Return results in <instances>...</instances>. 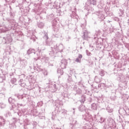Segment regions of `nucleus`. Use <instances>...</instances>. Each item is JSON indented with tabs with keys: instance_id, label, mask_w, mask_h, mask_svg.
<instances>
[{
	"instance_id": "nucleus-25",
	"label": "nucleus",
	"mask_w": 129,
	"mask_h": 129,
	"mask_svg": "<svg viewBox=\"0 0 129 129\" xmlns=\"http://www.w3.org/2000/svg\"><path fill=\"white\" fill-rule=\"evenodd\" d=\"M11 83H12V84H15V83H16V82H17V79L13 78L12 79H11Z\"/></svg>"
},
{
	"instance_id": "nucleus-51",
	"label": "nucleus",
	"mask_w": 129,
	"mask_h": 129,
	"mask_svg": "<svg viewBox=\"0 0 129 129\" xmlns=\"http://www.w3.org/2000/svg\"><path fill=\"white\" fill-rule=\"evenodd\" d=\"M73 110H75V108H73Z\"/></svg>"
},
{
	"instance_id": "nucleus-6",
	"label": "nucleus",
	"mask_w": 129,
	"mask_h": 129,
	"mask_svg": "<svg viewBox=\"0 0 129 129\" xmlns=\"http://www.w3.org/2000/svg\"><path fill=\"white\" fill-rule=\"evenodd\" d=\"M82 38L84 40H88V39L90 38L89 33L87 31L84 32Z\"/></svg>"
},
{
	"instance_id": "nucleus-56",
	"label": "nucleus",
	"mask_w": 129,
	"mask_h": 129,
	"mask_svg": "<svg viewBox=\"0 0 129 129\" xmlns=\"http://www.w3.org/2000/svg\"><path fill=\"white\" fill-rule=\"evenodd\" d=\"M122 77H123V76H122Z\"/></svg>"
},
{
	"instance_id": "nucleus-20",
	"label": "nucleus",
	"mask_w": 129,
	"mask_h": 129,
	"mask_svg": "<svg viewBox=\"0 0 129 129\" xmlns=\"http://www.w3.org/2000/svg\"><path fill=\"white\" fill-rule=\"evenodd\" d=\"M71 17L73 18L74 19H77V15L75 12H73L72 15H71Z\"/></svg>"
},
{
	"instance_id": "nucleus-26",
	"label": "nucleus",
	"mask_w": 129,
	"mask_h": 129,
	"mask_svg": "<svg viewBox=\"0 0 129 129\" xmlns=\"http://www.w3.org/2000/svg\"><path fill=\"white\" fill-rule=\"evenodd\" d=\"M80 101L81 103H84V101H85V97H84V96H82L81 100Z\"/></svg>"
},
{
	"instance_id": "nucleus-53",
	"label": "nucleus",
	"mask_w": 129,
	"mask_h": 129,
	"mask_svg": "<svg viewBox=\"0 0 129 129\" xmlns=\"http://www.w3.org/2000/svg\"><path fill=\"white\" fill-rule=\"evenodd\" d=\"M128 23H129V20H128Z\"/></svg>"
},
{
	"instance_id": "nucleus-5",
	"label": "nucleus",
	"mask_w": 129,
	"mask_h": 129,
	"mask_svg": "<svg viewBox=\"0 0 129 129\" xmlns=\"http://www.w3.org/2000/svg\"><path fill=\"white\" fill-rule=\"evenodd\" d=\"M67 66V60L66 59H62L61 61L60 67L61 69H65Z\"/></svg>"
},
{
	"instance_id": "nucleus-28",
	"label": "nucleus",
	"mask_w": 129,
	"mask_h": 129,
	"mask_svg": "<svg viewBox=\"0 0 129 129\" xmlns=\"http://www.w3.org/2000/svg\"><path fill=\"white\" fill-rule=\"evenodd\" d=\"M105 119L103 117H100V119L99 120V122H104Z\"/></svg>"
},
{
	"instance_id": "nucleus-54",
	"label": "nucleus",
	"mask_w": 129,
	"mask_h": 129,
	"mask_svg": "<svg viewBox=\"0 0 129 129\" xmlns=\"http://www.w3.org/2000/svg\"><path fill=\"white\" fill-rule=\"evenodd\" d=\"M68 2H69V0H68Z\"/></svg>"
},
{
	"instance_id": "nucleus-14",
	"label": "nucleus",
	"mask_w": 129,
	"mask_h": 129,
	"mask_svg": "<svg viewBox=\"0 0 129 129\" xmlns=\"http://www.w3.org/2000/svg\"><path fill=\"white\" fill-rule=\"evenodd\" d=\"M7 107V104L4 103H0V108L1 109H4V108H6Z\"/></svg>"
},
{
	"instance_id": "nucleus-7",
	"label": "nucleus",
	"mask_w": 129,
	"mask_h": 129,
	"mask_svg": "<svg viewBox=\"0 0 129 129\" xmlns=\"http://www.w3.org/2000/svg\"><path fill=\"white\" fill-rule=\"evenodd\" d=\"M17 98L18 99H23L26 101V99H28V98H26V95L23 94V95H17Z\"/></svg>"
},
{
	"instance_id": "nucleus-11",
	"label": "nucleus",
	"mask_w": 129,
	"mask_h": 129,
	"mask_svg": "<svg viewBox=\"0 0 129 129\" xmlns=\"http://www.w3.org/2000/svg\"><path fill=\"white\" fill-rule=\"evenodd\" d=\"M99 19H100L101 21H103L104 20V15L103 14H101V12L100 13H99L98 15Z\"/></svg>"
},
{
	"instance_id": "nucleus-29",
	"label": "nucleus",
	"mask_w": 129,
	"mask_h": 129,
	"mask_svg": "<svg viewBox=\"0 0 129 129\" xmlns=\"http://www.w3.org/2000/svg\"><path fill=\"white\" fill-rule=\"evenodd\" d=\"M75 62H77V63H81V59L78 57L75 59Z\"/></svg>"
},
{
	"instance_id": "nucleus-48",
	"label": "nucleus",
	"mask_w": 129,
	"mask_h": 129,
	"mask_svg": "<svg viewBox=\"0 0 129 129\" xmlns=\"http://www.w3.org/2000/svg\"><path fill=\"white\" fill-rule=\"evenodd\" d=\"M21 76H25V75L22 74Z\"/></svg>"
},
{
	"instance_id": "nucleus-40",
	"label": "nucleus",
	"mask_w": 129,
	"mask_h": 129,
	"mask_svg": "<svg viewBox=\"0 0 129 129\" xmlns=\"http://www.w3.org/2000/svg\"><path fill=\"white\" fill-rule=\"evenodd\" d=\"M12 29V27H9V28H7L6 31H9Z\"/></svg>"
},
{
	"instance_id": "nucleus-22",
	"label": "nucleus",
	"mask_w": 129,
	"mask_h": 129,
	"mask_svg": "<svg viewBox=\"0 0 129 129\" xmlns=\"http://www.w3.org/2000/svg\"><path fill=\"white\" fill-rule=\"evenodd\" d=\"M95 81L96 83H99L100 82V79L98 78L97 76L95 77Z\"/></svg>"
},
{
	"instance_id": "nucleus-17",
	"label": "nucleus",
	"mask_w": 129,
	"mask_h": 129,
	"mask_svg": "<svg viewBox=\"0 0 129 129\" xmlns=\"http://www.w3.org/2000/svg\"><path fill=\"white\" fill-rule=\"evenodd\" d=\"M89 3L90 5H93V6H95V5H96V0H90Z\"/></svg>"
},
{
	"instance_id": "nucleus-1",
	"label": "nucleus",
	"mask_w": 129,
	"mask_h": 129,
	"mask_svg": "<svg viewBox=\"0 0 129 129\" xmlns=\"http://www.w3.org/2000/svg\"><path fill=\"white\" fill-rule=\"evenodd\" d=\"M83 118L86 120V121H89V122L92 120V116L89 114V111L86 112V114L83 115Z\"/></svg>"
},
{
	"instance_id": "nucleus-45",
	"label": "nucleus",
	"mask_w": 129,
	"mask_h": 129,
	"mask_svg": "<svg viewBox=\"0 0 129 129\" xmlns=\"http://www.w3.org/2000/svg\"><path fill=\"white\" fill-rule=\"evenodd\" d=\"M24 61H21V64H23V63H24Z\"/></svg>"
},
{
	"instance_id": "nucleus-19",
	"label": "nucleus",
	"mask_w": 129,
	"mask_h": 129,
	"mask_svg": "<svg viewBox=\"0 0 129 129\" xmlns=\"http://www.w3.org/2000/svg\"><path fill=\"white\" fill-rule=\"evenodd\" d=\"M37 26H38V28L42 29V28H43V27H44V23H43L42 22H40L37 24Z\"/></svg>"
},
{
	"instance_id": "nucleus-9",
	"label": "nucleus",
	"mask_w": 129,
	"mask_h": 129,
	"mask_svg": "<svg viewBox=\"0 0 129 129\" xmlns=\"http://www.w3.org/2000/svg\"><path fill=\"white\" fill-rule=\"evenodd\" d=\"M27 54H28V55H30V54H36L35 49L32 48L29 49L27 51Z\"/></svg>"
},
{
	"instance_id": "nucleus-43",
	"label": "nucleus",
	"mask_w": 129,
	"mask_h": 129,
	"mask_svg": "<svg viewBox=\"0 0 129 129\" xmlns=\"http://www.w3.org/2000/svg\"><path fill=\"white\" fill-rule=\"evenodd\" d=\"M13 120H15V121H17V118H13Z\"/></svg>"
},
{
	"instance_id": "nucleus-39",
	"label": "nucleus",
	"mask_w": 129,
	"mask_h": 129,
	"mask_svg": "<svg viewBox=\"0 0 129 129\" xmlns=\"http://www.w3.org/2000/svg\"><path fill=\"white\" fill-rule=\"evenodd\" d=\"M43 74L44 76H47V75H48V72H47V71H45L44 72H43Z\"/></svg>"
},
{
	"instance_id": "nucleus-58",
	"label": "nucleus",
	"mask_w": 129,
	"mask_h": 129,
	"mask_svg": "<svg viewBox=\"0 0 129 129\" xmlns=\"http://www.w3.org/2000/svg\"><path fill=\"white\" fill-rule=\"evenodd\" d=\"M128 36H129V33H128Z\"/></svg>"
},
{
	"instance_id": "nucleus-18",
	"label": "nucleus",
	"mask_w": 129,
	"mask_h": 129,
	"mask_svg": "<svg viewBox=\"0 0 129 129\" xmlns=\"http://www.w3.org/2000/svg\"><path fill=\"white\" fill-rule=\"evenodd\" d=\"M63 70L61 69H58L57 70V74H59V75H63Z\"/></svg>"
},
{
	"instance_id": "nucleus-34",
	"label": "nucleus",
	"mask_w": 129,
	"mask_h": 129,
	"mask_svg": "<svg viewBox=\"0 0 129 129\" xmlns=\"http://www.w3.org/2000/svg\"><path fill=\"white\" fill-rule=\"evenodd\" d=\"M86 52L87 56H90V55H91V53H90V52H89L87 50H86Z\"/></svg>"
},
{
	"instance_id": "nucleus-4",
	"label": "nucleus",
	"mask_w": 129,
	"mask_h": 129,
	"mask_svg": "<svg viewBox=\"0 0 129 129\" xmlns=\"http://www.w3.org/2000/svg\"><path fill=\"white\" fill-rule=\"evenodd\" d=\"M4 39L5 40L6 44H10V43H12L13 41V39H12V37L10 34H8L7 37H4Z\"/></svg>"
},
{
	"instance_id": "nucleus-27",
	"label": "nucleus",
	"mask_w": 129,
	"mask_h": 129,
	"mask_svg": "<svg viewBox=\"0 0 129 129\" xmlns=\"http://www.w3.org/2000/svg\"><path fill=\"white\" fill-rule=\"evenodd\" d=\"M105 74V72H104V71H101V72H100L99 75L101 76H104Z\"/></svg>"
},
{
	"instance_id": "nucleus-44",
	"label": "nucleus",
	"mask_w": 129,
	"mask_h": 129,
	"mask_svg": "<svg viewBox=\"0 0 129 129\" xmlns=\"http://www.w3.org/2000/svg\"><path fill=\"white\" fill-rule=\"evenodd\" d=\"M8 114L9 115V116L11 115V113H8Z\"/></svg>"
},
{
	"instance_id": "nucleus-42",
	"label": "nucleus",
	"mask_w": 129,
	"mask_h": 129,
	"mask_svg": "<svg viewBox=\"0 0 129 129\" xmlns=\"http://www.w3.org/2000/svg\"><path fill=\"white\" fill-rule=\"evenodd\" d=\"M67 113V111L64 110L63 111H62V113Z\"/></svg>"
},
{
	"instance_id": "nucleus-21",
	"label": "nucleus",
	"mask_w": 129,
	"mask_h": 129,
	"mask_svg": "<svg viewBox=\"0 0 129 129\" xmlns=\"http://www.w3.org/2000/svg\"><path fill=\"white\" fill-rule=\"evenodd\" d=\"M43 39L45 40V42L48 40V39H49V37H48V34L45 33L44 34V36H43Z\"/></svg>"
},
{
	"instance_id": "nucleus-52",
	"label": "nucleus",
	"mask_w": 129,
	"mask_h": 129,
	"mask_svg": "<svg viewBox=\"0 0 129 129\" xmlns=\"http://www.w3.org/2000/svg\"><path fill=\"white\" fill-rule=\"evenodd\" d=\"M56 129H59V128H56Z\"/></svg>"
},
{
	"instance_id": "nucleus-32",
	"label": "nucleus",
	"mask_w": 129,
	"mask_h": 129,
	"mask_svg": "<svg viewBox=\"0 0 129 129\" xmlns=\"http://www.w3.org/2000/svg\"><path fill=\"white\" fill-rule=\"evenodd\" d=\"M5 80V78H4V75L2 77H0V82H3Z\"/></svg>"
},
{
	"instance_id": "nucleus-8",
	"label": "nucleus",
	"mask_w": 129,
	"mask_h": 129,
	"mask_svg": "<svg viewBox=\"0 0 129 129\" xmlns=\"http://www.w3.org/2000/svg\"><path fill=\"white\" fill-rule=\"evenodd\" d=\"M19 84L22 87H25L26 86V83H25V81H23V79H20L19 81Z\"/></svg>"
},
{
	"instance_id": "nucleus-15",
	"label": "nucleus",
	"mask_w": 129,
	"mask_h": 129,
	"mask_svg": "<svg viewBox=\"0 0 129 129\" xmlns=\"http://www.w3.org/2000/svg\"><path fill=\"white\" fill-rule=\"evenodd\" d=\"M54 53L55 51H54V49H53L52 47H51L50 49L49 50V55H50V56H53Z\"/></svg>"
},
{
	"instance_id": "nucleus-23",
	"label": "nucleus",
	"mask_w": 129,
	"mask_h": 129,
	"mask_svg": "<svg viewBox=\"0 0 129 129\" xmlns=\"http://www.w3.org/2000/svg\"><path fill=\"white\" fill-rule=\"evenodd\" d=\"M107 110L108 111V112H109V113H111V112H112V111H113V109L110 107H107Z\"/></svg>"
},
{
	"instance_id": "nucleus-46",
	"label": "nucleus",
	"mask_w": 129,
	"mask_h": 129,
	"mask_svg": "<svg viewBox=\"0 0 129 129\" xmlns=\"http://www.w3.org/2000/svg\"><path fill=\"white\" fill-rule=\"evenodd\" d=\"M12 107L13 108H15V106H14V105H12Z\"/></svg>"
},
{
	"instance_id": "nucleus-38",
	"label": "nucleus",
	"mask_w": 129,
	"mask_h": 129,
	"mask_svg": "<svg viewBox=\"0 0 129 129\" xmlns=\"http://www.w3.org/2000/svg\"><path fill=\"white\" fill-rule=\"evenodd\" d=\"M78 58H79V59H80L81 60V59H82V54H79L78 55Z\"/></svg>"
},
{
	"instance_id": "nucleus-41",
	"label": "nucleus",
	"mask_w": 129,
	"mask_h": 129,
	"mask_svg": "<svg viewBox=\"0 0 129 129\" xmlns=\"http://www.w3.org/2000/svg\"><path fill=\"white\" fill-rule=\"evenodd\" d=\"M17 105H18V106H19V105H20V106H24V105H23L22 104H17Z\"/></svg>"
},
{
	"instance_id": "nucleus-37",
	"label": "nucleus",
	"mask_w": 129,
	"mask_h": 129,
	"mask_svg": "<svg viewBox=\"0 0 129 129\" xmlns=\"http://www.w3.org/2000/svg\"><path fill=\"white\" fill-rule=\"evenodd\" d=\"M99 34H100V30H98L96 32V36H98V35H99Z\"/></svg>"
},
{
	"instance_id": "nucleus-35",
	"label": "nucleus",
	"mask_w": 129,
	"mask_h": 129,
	"mask_svg": "<svg viewBox=\"0 0 129 129\" xmlns=\"http://www.w3.org/2000/svg\"><path fill=\"white\" fill-rule=\"evenodd\" d=\"M36 55L37 56V57L35 59L36 60L39 59V58L41 57V54H39V53H36Z\"/></svg>"
},
{
	"instance_id": "nucleus-50",
	"label": "nucleus",
	"mask_w": 129,
	"mask_h": 129,
	"mask_svg": "<svg viewBox=\"0 0 129 129\" xmlns=\"http://www.w3.org/2000/svg\"><path fill=\"white\" fill-rule=\"evenodd\" d=\"M80 49H82V47H80Z\"/></svg>"
},
{
	"instance_id": "nucleus-16",
	"label": "nucleus",
	"mask_w": 129,
	"mask_h": 129,
	"mask_svg": "<svg viewBox=\"0 0 129 129\" xmlns=\"http://www.w3.org/2000/svg\"><path fill=\"white\" fill-rule=\"evenodd\" d=\"M91 108H92V109H93L94 110H96L97 109V106H96V104L93 103L92 104Z\"/></svg>"
},
{
	"instance_id": "nucleus-47",
	"label": "nucleus",
	"mask_w": 129,
	"mask_h": 129,
	"mask_svg": "<svg viewBox=\"0 0 129 129\" xmlns=\"http://www.w3.org/2000/svg\"><path fill=\"white\" fill-rule=\"evenodd\" d=\"M37 71H38V72H40V70H38V69H36Z\"/></svg>"
},
{
	"instance_id": "nucleus-12",
	"label": "nucleus",
	"mask_w": 129,
	"mask_h": 129,
	"mask_svg": "<svg viewBox=\"0 0 129 129\" xmlns=\"http://www.w3.org/2000/svg\"><path fill=\"white\" fill-rule=\"evenodd\" d=\"M8 101L10 104H15V99L12 98H9L8 99Z\"/></svg>"
},
{
	"instance_id": "nucleus-49",
	"label": "nucleus",
	"mask_w": 129,
	"mask_h": 129,
	"mask_svg": "<svg viewBox=\"0 0 129 129\" xmlns=\"http://www.w3.org/2000/svg\"><path fill=\"white\" fill-rule=\"evenodd\" d=\"M55 85H56L54 84V85H53V86H55Z\"/></svg>"
},
{
	"instance_id": "nucleus-55",
	"label": "nucleus",
	"mask_w": 129,
	"mask_h": 129,
	"mask_svg": "<svg viewBox=\"0 0 129 129\" xmlns=\"http://www.w3.org/2000/svg\"><path fill=\"white\" fill-rule=\"evenodd\" d=\"M95 38H96V37H94V39H95Z\"/></svg>"
},
{
	"instance_id": "nucleus-24",
	"label": "nucleus",
	"mask_w": 129,
	"mask_h": 129,
	"mask_svg": "<svg viewBox=\"0 0 129 129\" xmlns=\"http://www.w3.org/2000/svg\"><path fill=\"white\" fill-rule=\"evenodd\" d=\"M4 122H5V119L2 117H0V124H4Z\"/></svg>"
},
{
	"instance_id": "nucleus-57",
	"label": "nucleus",
	"mask_w": 129,
	"mask_h": 129,
	"mask_svg": "<svg viewBox=\"0 0 129 129\" xmlns=\"http://www.w3.org/2000/svg\"><path fill=\"white\" fill-rule=\"evenodd\" d=\"M75 111H74V113H75Z\"/></svg>"
},
{
	"instance_id": "nucleus-33",
	"label": "nucleus",
	"mask_w": 129,
	"mask_h": 129,
	"mask_svg": "<svg viewBox=\"0 0 129 129\" xmlns=\"http://www.w3.org/2000/svg\"><path fill=\"white\" fill-rule=\"evenodd\" d=\"M50 44H50V42H48V40H46V41H45V45H46L47 46H50Z\"/></svg>"
},
{
	"instance_id": "nucleus-10",
	"label": "nucleus",
	"mask_w": 129,
	"mask_h": 129,
	"mask_svg": "<svg viewBox=\"0 0 129 129\" xmlns=\"http://www.w3.org/2000/svg\"><path fill=\"white\" fill-rule=\"evenodd\" d=\"M107 121L109 125H112L113 124V119H112L111 117H109L107 119Z\"/></svg>"
},
{
	"instance_id": "nucleus-13",
	"label": "nucleus",
	"mask_w": 129,
	"mask_h": 129,
	"mask_svg": "<svg viewBox=\"0 0 129 129\" xmlns=\"http://www.w3.org/2000/svg\"><path fill=\"white\" fill-rule=\"evenodd\" d=\"M25 112H26V110L22 109L21 110H19V112L18 113V115H19V116H21L22 114H24V113H25Z\"/></svg>"
},
{
	"instance_id": "nucleus-2",
	"label": "nucleus",
	"mask_w": 129,
	"mask_h": 129,
	"mask_svg": "<svg viewBox=\"0 0 129 129\" xmlns=\"http://www.w3.org/2000/svg\"><path fill=\"white\" fill-rule=\"evenodd\" d=\"M54 49L58 51V52H62L63 50H64V45L62 43H58L54 46Z\"/></svg>"
},
{
	"instance_id": "nucleus-31",
	"label": "nucleus",
	"mask_w": 129,
	"mask_h": 129,
	"mask_svg": "<svg viewBox=\"0 0 129 129\" xmlns=\"http://www.w3.org/2000/svg\"><path fill=\"white\" fill-rule=\"evenodd\" d=\"M83 129H91V128L90 127V126H89V125H87L84 126L83 127Z\"/></svg>"
},
{
	"instance_id": "nucleus-36",
	"label": "nucleus",
	"mask_w": 129,
	"mask_h": 129,
	"mask_svg": "<svg viewBox=\"0 0 129 129\" xmlns=\"http://www.w3.org/2000/svg\"><path fill=\"white\" fill-rule=\"evenodd\" d=\"M101 86L104 87V86H105V84H104V83H101L98 85V87H101Z\"/></svg>"
},
{
	"instance_id": "nucleus-30",
	"label": "nucleus",
	"mask_w": 129,
	"mask_h": 129,
	"mask_svg": "<svg viewBox=\"0 0 129 129\" xmlns=\"http://www.w3.org/2000/svg\"><path fill=\"white\" fill-rule=\"evenodd\" d=\"M75 73V70H71L70 72V75H73V74H74Z\"/></svg>"
},
{
	"instance_id": "nucleus-3",
	"label": "nucleus",
	"mask_w": 129,
	"mask_h": 129,
	"mask_svg": "<svg viewBox=\"0 0 129 129\" xmlns=\"http://www.w3.org/2000/svg\"><path fill=\"white\" fill-rule=\"evenodd\" d=\"M78 109L79 111H81V112H88V111H89V109H87L83 105H80Z\"/></svg>"
}]
</instances>
